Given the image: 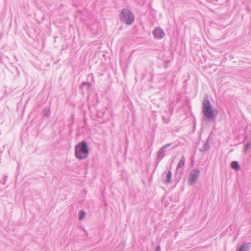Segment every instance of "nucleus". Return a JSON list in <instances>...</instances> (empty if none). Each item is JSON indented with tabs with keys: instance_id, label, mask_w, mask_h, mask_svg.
Returning a JSON list of instances; mask_svg holds the SVG:
<instances>
[{
	"instance_id": "nucleus-10",
	"label": "nucleus",
	"mask_w": 251,
	"mask_h": 251,
	"mask_svg": "<svg viewBox=\"0 0 251 251\" xmlns=\"http://www.w3.org/2000/svg\"><path fill=\"white\" fill-rule=\"evenodd\" d=\"M231 167L235 170H239V165L238 162L236 161H234L232 162L231 164Z\"/></svg>"
},
{
	"instance_id": "nucleus-9",
	"label": "nucleus",
	"mask_w": 251,
	"mask_h": 251,
	"mask_svg": "<svg viewBox=\"0 0 251 251\" xmlns=\"http://www.w3.org/2000/svg\"><path fill=\"white\" fill-rule=\"evenodd\" d=\"M91 87V83L90 82H83L80 86V88L82 89L86 88L87 90H88Z\"/></svg>"
},
{
	"instance_id": "nucleus-11",
	"label": "nucleus",
	"mask_w": 251,
	"mask_h": 251,
	"mask_svg": "<svg viewBox=\"0 0 251 251\" xmlns=\"http://www.w3.org/2000/svg\"><path fill=\"white\" fill-rule=\"evenodd\" d=\"M185 162V158L184 156H182V158H181L178 164L177 168L179 169L180 168H182L184 165Z\"/></svg>"
},
{
	"instance_id": "nucleus-12",
	"label": "nucleus",
	"mask_w": 251,
	"mask_h": 251,
	"mask_svg": "<svg viewBox=\"0 0 251 251\" xmlns=\"http://www.w3.org/2000/svg\"><path fill=\"white\" fill-rule=\"evenodd\" d=\"M50 114V107H46L43 112V116H48Z\"/></svg>"
},
{
	"instance_id": "nucleus-5",
	"label": "nucleus",
	"mask_w": 251,
	"mask_h": 251,
	"mask_svg": "<svg viewBox=\"0 0 251 251\" xmlns=\"http://www.w3.org/2000/svg\"><path fill=\"white\" fill-rule=\"evenodd\" d=\"M153 35L156 38L160 39L164 37L165 33L162 29L156 28L153 31Z\"/></svg>"
},
{
	"instance_id": "nucleus-16",
	"label": "nucleus",
	"mask_w": 251,
	"mask_h": 251,
	"mask_svg": "<svg viewBox=\"0 0 251 251\" xmlns=\"http://www.w3.org/2000/svg\"><path fill=\"white\" fill-rule=\"evenodd\" d=\"M156 251H161V249L160 246H158L156 247Z\"/></svg>"
},
{
	"instance_id": "nucleus-6",
	"label": "nucleus",
	"mask_w": 251,
	"mask_h": 251,
	"mask_svg": "<svg viewBox=\"0 0 251 251\" xmlns=\"http://www.w3.org/2000/svg\"><path fill=\"white\" fill-rule=\"evenodd\" d=\"M172 143H168L162 147L158 151V157L160 159L163 158L164 156V151L167 148L170 147L172 145Z\"/></svg>"
},
{
	"instance_id": "nucleus-14",
	"label": "nucleus",
	"mask_w": 251,
	"mask_h": 251,
	"mask_svg": "<svg viewBox=\"0 0 251 251\" xmlns=\"http://www.w3.org/2000/svg\"><path fill=\"white\" fill-rule=\"evenodd\" d=\"M250 146H251V143L250 142H248L246 144L245 147V151H246L248 149V148L250 147Z\"/></svg>"
},
{
	"instance_id": "nucleus-15",
	"label": "nucleus",
	"mask_w": 251,
	"mask_h": 251,
	"mask_svg": "<svg viewBox=\"0 0 251 251\" xmlns=\"http://www.w3.org/2000/svg\"><path fill=\"white\" fill-rule=\"evenodd\" d=\"M6 178H7V176L6 175H4V176H3L4 181H3V182L2 183V184L3 185H4L6 183Z\"/></svg>"
},
{
	"instance_id": "nucleus-2",
	"label": "nucleus",
	"mask_w": 251,
	"mask_h": 251,
	"mask_svg": "<svg viewBox=\"0 0 251 251\" xmlns=\"http://www.w3.org/2000/svg\"><path fill=\"white\" fill-rule=\"evenodd\" d=\"M202 112L203 116L208 121L213 120L216 117L217 112L215 113V111L212 109L209 100L205 99L203 101Z\"/></svg>"
},
{
	"instance_id": "nucleus-3",
	"label": "nucleus",
	"mask_w": 251,
	"mask_h": 251,
	"mask_svg": "<svg viewBox=\"0 0 251 251\" xmlns=\"http://www.w3.org/2000/svg\"><path fill=\"white\" fill-rule=\"evenodd\" d=\"M120 19L121 21L125 22L126 24L130 25L134 21V16L129 10L124 9L121 12Z\"/></svg>"
},
{
	"instance_id": "nucleus-4",
	"label": "nucleus",
	"mask_w": 251,
	"mask_h": 251,
	"mask_svg": "<svg viewBox=\"0 0 251 251\" xmlns=\"http://www.w3.org/2000/svg\"><path fill=\"white\" fill-rule=\"evenodd\" d=\"M199 175L200 171L198 169H194L191 172L189 179V183L190 185H192L196 183Z\"/></svg>"
},
{
	"instance_id": "nucleus-8",
	"label": "nucleus",
	"mask_w": 251,
	"mask_h": 251,
	"mask_svg": "<svg viewBox=\"0 0 251 251\" xmlns=\"http://www.w3.org/2000/svg\"><path fill=\"white\" fill-rule=\"evenodd\" d=\"M172 177V173L170 171H169L166 175V178L164 179V183L169 184L171 182Z\"/></svg>"
},
{
	"instance_id": "nucleus-1",
	"label": "nucleus",
	"mask_w": 251,
	"mask_h": 251,
	"mask_svg": "<svg viewBox=\"0 0 251 251\" xmlns=\"http://www.w3.org/2000/svg\"><path fill=\"white\" fill-rule=\"evenodd\" d=\"M75 154L79 160H84L87 158L89 155V149L85 141H83L75 146Z\"/></svg>"
},
{
	"instance_id": "nucleus-7",
	"label": "nucleus",
	"mask_w": 251,
	"mask_h": 251,
	"mask_svg": "<svg viewBox=\"0 0 251 251\" xmlns=\"http://www.w3.org/2000/svg\"><path fill=\"white\" fill-rule=\"evenodd\" d=\"M249 244L244 243L241 246L239 247L236 251H249Z\"/></svg>"
},
{
	"instance_id": "nucleus-13",
	"label": "nucleus",
	"mask_w": 251,
	"mask_h": 251,
	"mask_svg": "<svg viewBox=\"0 0 251 251\" xmlns=\"http://www.w3.org/2000/svg\"><path fill=\"white\" fill-rule=\"evenodd\" d=\"M86 214L84 211H83V210L80 211V213H79V220L80 221L83 220L86 217Z\"/></svg>"
}]
</instances>
